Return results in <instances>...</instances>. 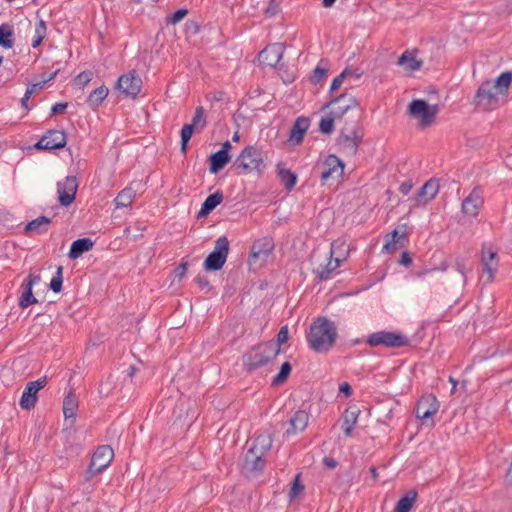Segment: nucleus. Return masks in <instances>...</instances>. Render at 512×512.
Here are the masks:
<instances>
[{
  "instance_id": "obj_1",
  "label": "nucleus",
  "mask_w": 512,
  "mask_h": 512,
  "mask_svg": "<svg viewBox=\"0 0 512 512\" xmlns=\"http://www.w3.org/2000/svg\"><path fill=\"white\" fill-rule=\"evenodd\" d=\"M336 339L337 327L326 317L315 319L306 335L309 348L316 353L328 352L334 346Z\"/></svg>"
},
{
  "instance_id": "obj_2",
  "label": "nucleus",
  "mask_w": 512,
  "mask_h": 512,
  "mask_svg": "<svg viewBox=\"0 0 512 512\" xmlns=\"http://www.w3.org/2000/svg\"><path fill=\"white\" fill-rule=\"evenodd\" d=\"M280 354V349L274 341L259 343L248 350L243 356L244 369L251 373L259 368L268 366Z\"/></svg>"
},
{
  "instance_id": "obj_3",
  "label": "nucleus",
  "mask_w": 512,
  "mask_h": 512,
  "mask_svg": "<svg viewBox=\"0 0 512 512\" xmlns=\"http://www.w3.org/2000/svg\"><path fill=\"white\" fill-rule=\"evenodd\" d=\"M238 174L256 170L261 172L265 167L262 151L255 146L245 147L234 163Z\"/></svg>"
},
{
  "instance_id": "obj_4",
  "label": "nucleus",
  "mask_w": 512,
  "mask_h": 512,
  "mask_svg": "<svg viewBox=\"0 0 512 512\" xmlns=\"http://www.w3.org/2000/svg\"><path fill=\"white\" fill-rule=\"evenodd\" d=\"M501 96L492 81H484L476 92L474 103L481 111H491L499 107Z\"/></svg>"
},
{
  "instance_id": "obj_5",
  "label": "nucleus",
  "mask_w": 512,
  "mask_h": 512,
  "mask_svg": "<svg viewBox=\"0 0 512 512\" xmlns=\"http://www.w3.org/2000/svg\"><path fill=\"white\" fill-rule=\"evenodd\" d=\"M113 458L114 451L109 445L99 446L92 455L84 480L90 481L94 476L103 472L110 465Z\"/></svg>"
},
{
  "instance_id": "obj_6",
  "label": "nucleus",
  "mask_w": 512,
  "mask_h": 512,
  "mask_svg": "<svg viewBox=\"0 0 512 512\" xmlns=\"http://www.w3.org/2000/svg\"><path fill=\"white\" fill-rule=\"evenodd\" d=\"M229 253V240L226 236H221L215 241L214 250L206 257L204 269L206 271H218L226 262Z\"/></svg>"
},
{
  "instance_id": "obj_7",
  "label": "nucleus",
  "mask_w": 512,
  "mask_h": 512,
  "mask_svg": "<svg viewBox=\"0 0 512 512\" xmlns=\"http://www.w3.org/2000/svg\"><path fill=\"white\" fill-rule=\"evenodd\" d=\"M366 343L371 347L385 346L387 348H400L409 344L404 335L391 331H379L368 336Z\"/></svg>"
},
{
  "instance_id": "obj_8",
  "label": "nucleus",
  "mask_w": 512,
  "mask_h": 512,
  "mask_svg": "<svg viewBox=\"0 0 512 512\" xmlns=\"http://www.w3.org/2000/svg\"><path fill=\"white\" fill-rule=\"evenodd\" d=\"M438 111L437 105H429L422 99H415L408 106V114L413 118H419L421 127L431 125Z\"/></svg>"
},
{
  "instance_id": "obj_9",
  "label": "nucleus",
  "mask_w": 512,
  "mask_h": 512,
  "mask_svg": "<svg viewBox=\"0 0 512 512\" xmlns=\"http://www.w3.org/2000/svg\"><path fill=\"white\" fill-rule=\"evenodd\" d=\"M320 179L325 184L330 178H339L344 172V163L335 155H328L324 162L317 167Z\"/></svg>"
},
{
  "instance_id": "obj_10",
  "label": "nucleus",
  "mask_w": 512,
  "mask_h": 512,
  "mask_svg": "<svg viewBox=\"0 0 512 512\" xmlns=\"http://www.w3.org/2000/svg\"><path fill=\"white\" fill-rule=\"evenodd\" d=\"M357 106L356 99L348 94H342L331 99L323 109L331 107L330 114L336 119H341L349 110Z\"/></svg>"
},
{
  "instance_id": "obj_11",
  "label": "nucleus",
  "mask_w": 512,
  "mask_h": 512,
  "mask_svg": "<svg viewBox=\"0 0 512 512\" xmlns=\"http://www.w3.org/2000/svg\"><path fill=\"white\" fill-rule=\"evenodd\" d=\"M78 188L77 179L74 176H67L64 180L57 183V194L59 203L62 206H69L76 196Z\"/></svg>"
},
{
  "instance_id": "obj_12",
  "label": "nucleus",
  "mask_w": 512,
  "mask_h": 512,
  "mask_svg": "<svg viewBox=\"0 0 512 512\" xmlns=\"http://www.w3.org/2000/svg\"><path fill=\"white\" fill-rule=\"evenodd\" d=\"M439 407L440 405L435 395H423L418 401L415 409L416 417L425 422L438 412Z\"/></svg>"
},
{
  "instance_id": "obj_13",
  "label": "nucleus",
  "mask_w": 512,
  "mask_h": 512,
  "mask_svg": "<svg viewBox=\"0 0 512 512\" xmlns=\"http://www.w3.org/2000/svg\"><path fill=\"white\" fill-rule=\"evenodd\" d=\"M116 87L124 95L135 98L141 90L142 80L135 72H129L119 77Z\"/></svg>"
},
{
  "instance_id": "obj_14",
  "label": "nucleus",
  "mask_w": 512,
  "mask_h": 512,
  "mask_svg": "<svg viewBox=\"0 0 512 512\" xmlns=\"http://www.w3.org/2000/svg\"><path fill=\"white\" fill-rule=\"evenodd\" d=\"M484 204L483 191L476 186L462 201V212L470 217H476Z\"/></svg>"
},
{
  "instance_id": "obj_15",
  "label": "nucleus",
  "mask_w": 512,
  "mask_h": 512,
  "mask_svg": "<svg viewBox=\"0 0 512 512\" xmlns=\"http://www.w3.org/2000/svg\"><path fill=\"white\" fill-rule=\"evenodd\" d=\"M65 145L66 134L64 131L49 130L35 144V148L39 150H53L63 148Z\"/></svg>"
},
{
  "instance_id": "obj_16",
  "label": "nucleus",
  "mask_w": 512,
  "mask_h": 512,
  "mask_svg": "<svg viewBox=\"0 0 512 512\" xmlns=\"http://www.w3.org/2000/svg\"><path fill=\"white\" fill-rule=\"evenodd\" d=\"M246 448L242 465L243 470L246 472L263 471L266 466L265 455L250 447L249 441L246 442Z\"/></svg>"
},
{
  "instance_id": "obj_17",
  "label": "nucleus",
  "mask_w": 512,
  "mask_h": 512,
  "mask_svg": "<svg viewBox=\"0 0 512 512\" xmlns=\"http://www.w3.org/2000/svg\"><path fill=\"white\" fill-rule=\"evenodd\" d=\"M284 50L285 47L282 43L270 44L259 53V62L265 66L274 68L280 62Z\"/></svg>"
},
{
  "instance_id": "obj_18",
  "label": "nucleus",
  "mask_w": 512,
  "mask_h": 512,
  "mask_svg": "<svg viewBox=\"0 0 512 512\" xmlns=\"http://www.w3.org/2000/svg\"><path fill=\"white\" fill-rule=\"evenodd\" d=\"M40 281L39 275L30 274L21 284V296L19 298V307L25 309L38 302L33 295V286Z\"/></svg>"
},
{
  "instance_id": "obj_19",
  "label": "nucleus",
  "mask_w": 512,
  "mask_h": 512,
  "mask_svg": "<svg viewBox=\"0 0 512 512\" xmlns=\"http://www.w3.org/2000/svg\"><path fill=\"white\" fill-rule=\"evenodd\" d=\"M407 235V224L404 223L402 225H399L390 234L386 236L388 239L383 247V250H385L388 253H391L396 250L397 244L404 246L405 242L408 241Z\"/></svg>"
},
{
  "instance_id": "obj_20",
  "label": "nucleus",
  "mask_w": 512,
  "mask_h": 512,
  "mask_svg": "<svg viewBox=\"0 0 512 512\" xmlns=\"http://www.w3.org/2000/svg\"><path fill=\"white\" fill-rule=\"evenodd\" d=\"M361 137L357 135L356 131H351L350 134L341 132L338 138V145L340 149L346 154L353 156L357 153Z\"/></svg>"
},
{
  "instance_id": "obj_21",
  "label": "nucleus",
  "mask_w": 512,
  "mask_h": 512,
  "mask_svg": "<svg viewBox=\"0 0 512 512\" xmlns=\"http://www.w3.org/2000/svg\"><path fill=\"white\" fill-rule=\"evenodd\" d=\"M273 244L268 238H261L256 240L251 248L250 261L260 259L265 261L271 253Z\"/></svg>"
},
{
  "instance_id": "obj_22",
  "label": "nucleus",
  "mask_w": 512,
  "mask_h": 512,
  "mask_svg": "<svg viewBox=\"0 0 512 512\" xmlns=\"http://www.w3.org/2000/svg\"><path fill=\"white\" fill-rule=\"evenodd\" d=\"M482 265L483 271L487 274V281H492L494 277V273L498 268V258L497 253L493 251L491 248H483L482 250Z\"/></svg>"
},
{
  "instance_id": "obj_23",
  "label": "nucleus",
  "mask_w": 512,
  "mask_h": 512,
  "mask_svg": "<svg viewBox=\"0 0 512 512\" xmlns=\"http://www.w3.org/2000/svg\"><path fill=\"white\" fill-rule=\"evenodd\" d=\"M309 421V415L304 409H299L289 420L290 427L286 430V435H293L304 431Z\"/></svg>"
},
{
  "instance_id": "obj_24",
  "label": "nucleus",
  "mask_w": 512,
  "mask_h": 512,
  "mask_svg": "<svg viewBox=\"0 0 512 512\" xmlns=\"http://www.w3.org/2000/svg\"><path fill=\"white\" fill-rule=\"evenodd\" d=\"M50 224L51 218L42 215L28 222L24 232L28 236L44 234L49 230Z\"/></svg>"
},
{
  "instance_id": "obj_25",
  "label": "nucleus",
  "mask_w": 512,
  "mask_h": 512,
  "mask_svg": "<svg viewBox=\"0 0 512 512\" xmlns=\"http://www.w3.org/2000/svg\"><path fill=\"white\" fill-rule=\"evenodd\" d=\"M309 125L310 124H309L308 118H305V117L297 118L291 128V131H290V137H289L290 141L295 144L301 143L306 131L309 128Z\"/></svg>"
},
{
  "instance_id": "obj_26",
  "label": "nucleus",
  "mask_w": 512,
  "mask_h": 512,
  "mask_svg": "<svg viewBox=\"0 0 512 512\" xmlns=\"http://www.w3.org/2000/svg\"><path fill=\"white\" fill-rule=\"evenodd\" d=\"M94 242L90 238H80L72 242L68 257L72 260L79 258L93 248Z\"/></svg>"
},
{
  "instance_id": "obj_27",
  "label": "nucleus",
  "mask_w": 512,
  "mask_h": 512,
  "mask_svg": "<svg viewBox=\"0 0 512 512\" xmlns=\"http://www.w3.org/2000/svg\"><path fill=\"white\" fill-rule=\"evenodd\" d=\"M223 199L224 195L222 191L218 190L215 193L210 194L203 202L199 211V216L205 217L209 215L219 204L222 203Z\"/></svg>"
},
{
  "instance_id": "obj_28",
  "label": "nucleus",
  "mask_w": 512,
  "mask_h": 512,
  "mask_svg": "<svg viewBox=\"0 0 512 512\" xmlns=\"http://www.w3.org/2000/svg\"><path fill=\"white\" fill-rule=\"evenodd\" d=\"M272 442L273 439L271 434L268 432H263L255 437L251 442H249V446L265 455L271 449Z\"/></svg>"
},
{
  "instance_id": "obj_29",
  "label": "nucleus",
  "mask_w": 512,
  "mask_h": 512,
  "mask_svg": "<svg viewBox=\"0 0 512 512\" xmlns=\"http://www.w3.org/2000/svg\"><path fill=\"white\" fill-rule=\"evenodd\" d=\"M231 157L229 153L224 151H217L209 157V170L211 173H218L226 164L229 163Z\"/></svg>"
},
{
  "instance_id": "obj_30",
  "label": "nucleus",
  "mask_w": 512,
  "mask_h": 512,
  "mask_svg": "<svg viewBox=\"0 0 512 512\" xmlns=\"http://www.w3.org/2000/svg\"><path fill=\"white\" fill-rule=\"evenodd\" d=\"M359 413L360 411L357 408H349L345 410L343 415L342 428L347 437H350L352 435V430L355 424L357 423Z\"/></svg>"
},
{
  "instance_id": "obj_31",
  "label": "nucleus",
  "mask_w": 512,
  "mask_h": 512,
  "mask_svg": "<svg viewBox=\"0 0 512 512\" xmlns=\"http://www.w3.org/2000/svg\"><path fill=\"white\" fill-rule=\"evenodd\" d=\"M37 393L38 391L28 383L22 393L20 407L24 410L32 409L37 401Z\"/></svg>"
},
{
  "instance_id": "obj_32",
  "label": "nucleus",
  "mask_w": 512,
  "mask_h": 512,
  "mask_svg": "<svg viewBox=\"0 0 512 512\" xmlns=\"http://www.w3.org/2000/svg\"><path fill=\"white\" fill-rule=\"evenodd\" d=\"M78 408V398L76 394L70 390L68 395L64 398L63 401V413L66 419L75 418L76 411Z\"/></svg>"
},
{
  "instance_id": "obj_33",
  "label": "nucleus",
  "mask_w": 512,
  "mask_h": 512,
  "mask_svg": "<svg viewBox=\"0 0 512 512\" xmlns=\"http://www.w3.org/2000/svg\"><path fill=\"white\" fill-rule=\"evenodd\" d=\"M417 498V492L415 490H409L403 497H401L395 508L394 512H410L413 504Z\"/></svg>"
},
{
  "instance_id": "obj_34",
  "label": "nucleus",
  "mask_w": 512,
  "mask_h": 512,
  "mask_svg": "<svg viewBox=\"0 0 512 512\" xmlns=\"http://www.w3.org/2000/svg\"><path fill=\"white\" fill-rule=\"evenodd\" d=\"M109 90L105 85H101L100 87L93 90L90 95L88 96L87 103L88 105L96 109L99 107L105 98L108 96Z\"/></svg>"
},
{
  "instance_id": "obj_35",
  "label": "nucleus",
  "mask_w": 512,
  "mask_h": 512,
  "mask_svg": "<svg viewBox=\"0 0 512 512\" xmlns=\"http://www.w3.org/2000/svg\"><path fill=\"white\" fill-rule=\"evenodd\" d=\"M439 191V182L436 179L428 180L418 191V197L424 198L425 202L432 200Z\"/></svg>"
},
{
  "instance_id": "obj_36",
  "label": "nucleus",
  "mask_w": 512,
  "mask_h": 512,
  "mask_svg": "<svg viewBox=\"0 0 512 512\" xmlns=\"http://www.w3.org/2000/svg\"><path fill=\"white\" fill-rule=\"evenodd\" d=\"M135 197L136 192L132 188L126 187L118 193L114 202L117 208H126L132 204Z\"/></svg>"
},
{
  "instance_id": "obj_37",
  "label": "nucleus",
  "mask_w": 512,
  "mask_h": 512,
  "mask_svg": "<svg viewBox=\"0 0 512 512\" xmlns=\"http://www.w3.org/2000/svg\"><path fill=\"white\" fill-rule=\"evenodd\" d=\"M278 177L281 184L288 191H291L297 183V175L287 168H281L278 166Z\"/></svg>"
},
{
  "instance_id": "obj_38",
  "label": "nucleus",
  "mask_w": 512,
  "mask_h": 512,
  "mask_svg": "<svg viewBox=\"0 0 512 512\" xmlns=\"http://www.w3.org/2000/svg\"><path fill=\"white\" fill-rule=\"evenodd\" d=\"M399 65L405 66L407 70L409 71H416L419 70L422 67V61L417 60L416 57L406 51L404 52L399 58L398 62Z\"/></svg>"
},
{
  "instance_id": "obj_39",
  "label": "nucleus",
  "mask_w": 512,
  "mask_h": 512,
  "mask_svg": "<svg viewBox=\"0 0 512 512\" xmlns=\"http://www.w3.org/2000/svg\"><path fill=\"white\" fill-rule=\"evenodd\" d=\"M37 18L38 21L35 25V32L32 39V47L37 48L43 41V39L46 37L47 33V26L46 22L39 17V13L37 12Z\"/></svg>"
},
{
  "instance_id": "obj_40",
  "label": "nucleus",
  "mask_w": 512,
  "mask_h": 512,
  "mask_svg": "<svg viewBox=\"0 0 512 512\" xmlns=\"http://www.w3.org/2000/svg\"><path fill=\"white\" fill-rule=\"evenodd\" d=\"M512 84V71H506L501 73L495 81H492V85L504 96L509 86Z\"/></svg>"
},
{
  "instance_id": "obj_41",
  "label": "nucleus",
  "mask_w": 512,
  "mask_h": 512,
  "mask_svg": "<svg viewBox=\"0 0 512 512\" xmlns=\"http://www.w3.org/2000/svg\"><path fill=\"white\" fill-rule=\"evenodd\" d=\"M13 29L8 24H2L0 26V46L9 49L13 47Z\"/></svg>"
},
{
  "instance_id": "obj_42",
  "label": "nucleus",
  "mask_w": 512,
  "mask_h": 512,
  "mask_svg": "<svg viewBox=\"0 0 512 512\" xmlns=\"http://www.w3.org/2000/svg\"><path fill=\"white\" fill-rule=\"evenodd\" d=\"M189 124L193 126L198 132L204 129L207 122L205 117V110L202 106L196 108L192 122Z\"/></svg>"
},
{
  "instance_id": "obj_43",
  "label": "nucleus",
  "mask_w": 512,
  "mask_h": 512,
  "mask_svg": "<svg viewBox=\"0 0 512 512\" xmlns=\"http://www.w3.org/2000/svg\"><path fill=\"white\" fill-rule=\"evenodd\" d=\"M341 260L339 258H330L325 267L318 271L319 280H327L330 278L331 273L340 266Z\"/></svg>"
},
{
  "instance_id": "obj_44",
  "label": "nucleus",
  "mask_w": 512,
  "mask_h": 512,
  "mask_svg": "<svg viewBox=\"0 0 512 512\" xmlns=\"http://www.w3.org/2000/svg\"><path fill=\"white\" fill-rule=\"evenodd\" d=\"M291 370V364L289 362H284L281 365L278 374L274 377L272 384L277 386L284 383L287 380L288 376L290 375Z\"/></svg>"
},
{
  "instance_id": "obj_45",
  "label": "nucleus",
  "mask_w": 512,
  "mask_h": 512,
  "mask_svg": "<svg viewBox=\"0 0 512 512\" xmlns=\"http://www.w3.org/2000/svg\"><path fill=\"white\" fill-rule=\"evenodd\" d=\"M196 129L190 124H185L181 129V152L186 153L187 145Z\"/></svg>"
},
{
  "instance_id": "obj_46",
  "label": "nucleus",
  "mask_w": 512,
  "mask_h": 512,
  "mask_svg": "<svg viewBox=\"0 0 512 512\" xmlns=\"http://www.w3.org/2000/svg\"><path fill=\"white\" fill-rule=\"evenodd\" d=\"M62 273H63V267L58 266L55 275L52 277V279L50 281L49 287L55 293H59L62 290V283H63Z\"/></svg>"
},
{
  "instance_id": "obj_47",
  "label": "nucleus",
  "mask_w": 512,
  "mask_h": 512,
  "mask_svg": "<svg viewBox=\"0 0 512 512\" xmlns=\"http://www.w3.org/2000/svg\"><path fill=\"white\" fill-rule=\"evenodd\" d=\"M336 118L329 113L328 116L323 117L319 123V130L324 134H331L334 130V121Z\"/></svg>"
},
{
  "instance_id": "obj_48",
  "label": "nucleus",
  "mask_w": 512,
  "mask_h": 512,
  "mask_svg": "<svg viewBox=\"0 0 512 512\" xmlns=\"http://www.w3.org/2000/svg\"><path fill=\"white\" fill-rule=\"evenodd\" d=\"M93 73L91 71H83L76 76L74 79V84L78 88H84L91 80Z\"/></svg>"
},
{
  "instance_id": "obj_49",
  "label": "nucleus",
  "mask_w": 512,
  "mask_h": 512,
  "mask_svg": "<svg viewBox=\"0 0 512 512\" xmlns=\"http://www.w3.org/2000/svg\"><path fill=\"white\" fill-rule=\"evenodd\" d=\"M327 73H328V69L326 67L317 65L316 68L313 70L310 80L312 83L317 84V83L321 82L327 76Z\"/></svg>"
},
{
  "instance_id": "obj_50",
  "label": "nucleus",
  "mask_w": 512,
  "mask_h": 512,
  "mask_svg": "<svg viewBox=\"0 0 512 512\" xmlns=\"http://www.w3.org/2000/svg\"><path fill=\"white\" fill-rule=\"evenodd\" d=\"M351 73V70L346 68L337 77H335L332 81L330 92H334L337 89H339L343 83L344 78L350 75Z\"/></svg>"
},
{
  "instance_id": "obj_51",
  "label": "nucleus",
  "mask_w": 512,
  "mask_h": 512,
  "mask_svg": "<svg viewBox=\"0 0 512 512\" xmlns=\"http://www.w3.org/2000/svg\"><path fill=\"white\" fill-rule=\"evenodd\" d=\"M289 338V330L288 327L282 326L277 334L276 342L274 345H277V348L281 350V345L285 344Z\"/></svg>"
},
{
  "instance_id": "obj_52",
  "label": "nucleus",
  "mask_w": 512,
  "mask_h": 512,
  "mask_svg": "<svg viewBox=\"0 0 512 512\" xmlns=\"http://www.w3.org/2000/svg\"><path fill=\"white\" fill-rule=\"evenodd\" d=\"M188 14L187 9H179L167 18V23L175 25Z\"/></svg>"
},
{
  "instance_id": "obj_53",
  "label": "nucleus",
  "mask_w": 512,
  "mask_h": 512,
  "mask_svg": "<svg viewBox=\"0 0 512 512\" xmlns=\"http://www.w3.org/2000/svg\"><path fill=\"white\" fill-rule=\"evenodd\" d=\"M303 490L304 486L300 483L299 476H296L295 479L293 480L292 487L289 493L290 497H297Z\"/></svg>"
},
{
  "instance_id": "obj_54",
  "label": "nucleus",
  "mask_w": 512,
  "mask_h": 512,
  "mask_svg": "<svg viewBox=\"0 0 512 512\" xmlns=\"http://www.w3.org/2000/svg\"><path fill=\"white\" fill-rule=\"evenodd\" d=\"M195 283L199 286L201 290L209 291L211 289L209 280L204 275H197L194 278Z\"/></svg>"
},
{
  "instance_id": "obj_55",
  "label": "nucleus",
  "mask_w": 512,
  "mask_h": 512,
  "mask_svg": "<svg viewBox=\"0 0 512 512\" xmlns=\"http://www.w3.org/2000/svg\"><path fill=\"white\" fill-rule=\"evenodd\" d=\"M279 12V5L275 2V0H270L269 6L265 9V15L268 17H273Z\"/></svg>"
},
{
  "instance_id": "obj_56",
  "label": "nucleus",
  "mask_w": 512,
  "mask_h": 512,
  "mask_svg": "<svg viewBox=\"0 0 512 512\" xmlns=\"http://www.w3.org/2000/svg\"><path fill=\"white\" fill-rule=\"evenodd\" d=\"M68 103L67 102H59L52 106L51 112L53 115L62 114L67 109Z\"/></svg>"
},
{
  "instance_id": "obj_57",
  "label": "nucleus",
  "mask_w": 512,
  "mask_h": 512,
  "mask_svg": "<svg viewBox=\"0 0 512 512\" xmlns=\"http://www.w3.org/2000/svg\"><path fill=\"white\" fill-rule=\"evenodd\" d=\"M56 74H57V71H55L54 73H52V74H51V76L46 80V82H47V81L52 80V79L56 76ZM44 83H45V81H44L43 83H35V84H32L31 86H29V87L26 89V91H31V95H32V94H33V93H35L36 91H38V90L42 89V88H43V86H44Z\"/></svg>"
},
{
  "instance_id": "obj_58",
  "label": "nucleus",
  "mask_w": 512,
  "mask_h": 512,
  "mask_svg": "<svg viewBox=\"0 0 512 512\" xmlns=\"http://www.w3.org/2000/svg\"><path fill=\"white\" fill-rule=\"evenodd\" d=\"M186 273H187V263H181L175 269V277H177L179 280H181L185 276Z\"/></svg>"
},
{
  "instance_id": "obj_59",
  "label": "nucleus",
  "mask_w": 512,
  "mask_h": 512,
  "mask_svg": "<svg viewBox=\"0 0 512 512\" xmlns=\"http://www.w3.org/2000/svg\"><path fill=\"white\" fill-rule=\"evenodd\" d=\"M29 384L31 386H33L37 391H39L40 389H42V388H44L46 386L47 378L46 377H42V378H39L36 381L29 382Z\"/></svg>"
},
{
  "instance_id": "obj_60",
  "label": "nucleus",
  "mask_w": 512,
  "mask_h": 512,
  "mask_svg": "<svg viewBox=\"0 0 512 512\" xmlns=\"http://www.w3.org/2000/svg\"><path fill=\"white\" fill-rule=\"evenodd\" d=\"M340 393H343L345 397H349L352 394V387L349 385V383L344 382L339 387Z\"/></svg>"
},
{
  "instance_id": "obj_61",
  "label": "nucleus",
  "mask_w": 512,
  "mask_h": 512,
  "mask_svg": "<svg viewBox=\"0 0 512 512\" xmlns=\"http://www.w3.org/2000/svg\"><path fill=\"white\" fill-rule=\"evenodd\" d=\"M412 189V183L410 181H404L403 183H401L400 187H399V191L404 194V195H407Z\"/></svg>"
},
{
  "instance_id": "obj_62",
  "label": "nucleus",
  "mask_w": 512,
  "mask_h": 512,
  "mask_svg": "<svg viewBox=\"0 0 512 512\" xmlns=\"http://www.w3.org/2000/svg\"><path fill=\"white\" fill-rule=\"evenodd\" d=\"M323 464L329 469H334L337 467L338 462L334 458L325 457L323 459Z\"/></svg>"
},
{
  "instance_id": "obj_63",
  "label": "nucleus",
  "mask_w": 512,
  "mask_h": 512,
  "mask_svg": "<svg viewBox=\"0 0 512 512\" xmlns=\"http://www.w3.org/2000/svg\"><path fill=\"white\" fill-rule=\"evenodd\" d=\"M399 263L404 266H409L412 263V259L410 257V254L408 252H403L401 255V258L399 260Z\"/></svg>"
},
{
  "instance_id": "obj_64",
  "label": "nucleus",
  "mask_w": 512,
  "mask_h": 512,
  "mask_svg": "<svg viewBox=\"0 0 512 512\" xmlns=\"http://www.w3.org/2000/svg\"><path fill=\"white\" fill-rule=\"evenodd\" d=\"M31 97V91H26L24 96L22 97L20 103H21V106L26 110H30V107L28 106V101Z\"/></svg>"
}]
</instances>
